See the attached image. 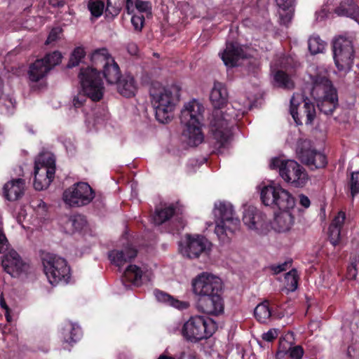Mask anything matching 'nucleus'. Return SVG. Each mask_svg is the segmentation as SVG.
<instances>
[{
    "instance_id": "1",
    "label": "nucleus",
    "mask_w": 359,
    "mask_h": 359,
    "mask_svg": "<svg viewBox=\"0 0 359 359\" xmlns=\"http://www.w3.org/2000/svg\"><path fill=\"white\" fill-rule=\"evenodd\" d=\"M227 98L228 93L225 86L221 83H215L210 96L215 108L210 127L213 139L215 140V147L218 149L225 147L229 141L231 135L230 122L246 111L245 109L237 108L236 102H234L231 108H228L224 111L222 108L226 104Z\"/></svg>"
},
{
    "instance_id": "2",
    "label": "nucleus",
    "mask_w": 359,
    "mask_h": 359,
    "mask_svg": "<svg viewBox=\"0 0 359 359\" xmlns=\"http://www.w3.org/2000/svg\"><path fill=\"white\" fill-rule=\"evenodd\" d=\"M149 95L157 121L162 123L170 121L179 100V90L176 87L165 88L158 82H153L149 88Z\"/></svg>"
},
{
    "instance_id": "3",
    "label": "nucleus",
    "mask_w": 359,
    "mask_h": 359,
    "mask_svg": "<svg viewBox=\"0 0 359 359\" xmlns=\"http://www.w3.org/2000/svg\"><path fill=\"white\" fill-rule=\"evenodd\" d=\"M204 111L203 105L196 100L185 104L181 111V123L185 126L182 133L183 140L191 147L198 146L204 140L201 128Z\"/></svg>"
},
{
    "instance_id": "4",
    "label": "nucleus",
    "mask_w": 359,
    "mask_h": 359,
    "mask_svg": "<svg viewBox=\"0 0 359 359\" xmlns=\"http://www.w3.org/2000/svg\"><path fill=\"white\" fill-rule=\"evenodd\" d=\"M215 233L222 244L230 243L238 231L240 220L236 216L233 205L227 201H217L214 205Z\"/></svg>"
},
{
    "instance_id": "5",
    "label": "nucleus",
    "mask_w": 359,
    "mask_h": 359,
    "mask_svg": "<svg viewBox=\"0 0 359 359\" xmlns=\"http://www.w3.org/2000/svg\"><path fill=\"white\" fill-rule=\"evenodd\" d=\"M311 95L318 100V107L325 114H331L338 105V96L331 81L325 76H317Z\"/></svg>"
},
{
    "instance_id": "6",
    "label": "nucleus",
    "mask_w": 359,
    "mask_h": 359,
    "mask_svg": "<svg viewBox=\"0 0 359 359\" xmlns=\"http://www.w3.org/2000/svg\"><path fill=\"white\" fill-rule=\"evenodd\" d=\"M79 77L83 92H79L73 97L72 104L75 108L82 107L86 101L87 97L94 102L99 101L102 98L104 93L103 83L96 78L95 74H92L89 69L82 70L80 72Z\"/></svg>"
},
{
    "instance_id": "7",
    "label": "nucleus",
    "mask_w": 359,
    "mask_h": 359,
    "mask_svg": "<svg viewBox=\"0 0 359 359\" xmlns=\"http://www.w3.org/2000/svg\"><path fill=\"white\" fill-rule=\"evenodd\" d=\"M271 169H278L280 176L293 187H304L309 177L306 170L293 160H283L274 158L270 163Z\"/></svg>"
},
{
    "instance_id": "8",
    "label": "nucleus",
    "mask_w": 359,
    "mask_h": 359,
    "mask_svg": "<svg viewBox=\"0 0 359 359\" xmlns=\"http://www.w3.org/2000/svg\"><path fill=\"white\" fill-rule=\"evenodd\" d=\"M41 260L44 273L51 285L68 282L70 278V269L65 259L46 252L43 253Z\"/></svg>"
},
{
    "instance_id": "9",
    "label": "nucleus",
    "mask_w": 359,
    "mask_h": 359,
    "mask_svg": "<svg viewBox=\"0 0 359 359\" xmlns=\"http://www.w3.org/2000/svg\"><path fill=\"white\" fill-rule=\"evenodd\" d=\"M55 172V159L53 154H40L35 161L34 187L41 191L48 187Z\"/></svg>"
},
{
    "instance_id": "10",
    "label": "nucleus",
    "mask_w": 359,
    "mask_h": 359,
    "mask_svg": "<svg viewBox=\"0 0 359 359\" xmlns=\"http://www.w3.org/2000/svg\"><path fill=\"white\" fill-rule=\"evenodd\" d=\"M262 203L266 206L289 210L295 205L292 195L280 186L269 185L262 188L260 193Z\"/></svg>"
},
{
    "instance_id": "11",
    "label": "nucleus",
    "mask_w": 359,
    "mask_h": 359,
    "mask_svg": "<svg viewBox=\"0 0 359 359\" xmlns=\"http://www.w3.org/2000/svg\"><path fill=\"white\" fill-rule=\"evenodd\" d=\"M215 330V325L211 319L195 316L184 323L182 334L189 341H198L212 336Z\"/></svg>"
},
{
    "instance_id": "12",
    "label": "nucleus",
    "mask_w": 359,
    "mask_h": 359,
    "mask_svg": "<svg viewBox=\"0 0 359 359\" xmlns=\"http://www.w3.org/2000/svg\"><path fill=\"white\" fill-rule=\"evenodd\" d=\"M333 53L338 70L344 72L349 71L354 58L353 38L345 35L336 37L333 41Z\"/></svg>"
},
{
    "instance_id": "13",
    "label": "nucleus",
    "mask_w": 359,
    "mask_h": 359,
    "mask_svg": "<svg viewBox=\"0 0 359 359\" xmlns=\"http://www.w3.org/2000/svg\"><path fill=\"white\" fill-rule=\"evenodd\" d=\"M95 198V192L86 182H77L65 189L62 194L65 203L72 208L88 205Z\"/></svg>"
},
{
    "instance_id": "14",
    "label": "nucleus",
    "mask_w": 359,
    "mask_h": 359,
    "mask_svg": "<svg viewBox=\"0 0 359 359\" xmlns=\"http://www.w3.org/2000/svg\"><path fill=\"white\" fill-rule=\"evenodd\" d=\"M192 291L198 297L220 293L222 289V280L208 272L198 274L192 280Z\"/></svg>"
},
{
    "instance_id": "15",
    "label": "nucleus",
    "mask_w": 359,
    "mask_h": 359,
    "mask_svg": "<svg viewBox=\"0 0 359 359\" xmlns=\"http://www.w3.org/2000/svg\"><path fill=\"white\" fill-rule=\"evenodd\" d=\"M297 156L302 163L311 168H324L327 164L326 156L313 148L311 142L307 140L298 142Z\"/></svg>"
},
{
    "instance_id": "16",
    "label": "nucleus",
    "mask_w": 359,
    "mask_h": 359,
    "mask_svg": "<svg viewBox=\"0 0 359 359\" xmlns=\"http://www.w3.org/2000/svg\"><path fill=\"white\" fill-rule=\"evenodd\" d=\"M1 265L4 270L13 277L25 273L29 269V264L25 262L15 250H11L3 256Z\"/></svg>"
},
{
    "instance_id": "17",
    "label": "nucleus",
    "mask_w": 359,
    "mask_h": 359,
    "mask_svg": "<svg viewBox=\"0 0 359 359\" xmlns=\"http://www.w3.org/2000/svg\"><path fill=\"white\" fill-rule=\"evenodd\" d=\"M210 250V243L205 237L199 235H187V245L182 253L190 259H194Z\"/></svg>"
},
{
    "instance_id": "18",
    "label": "nucleus",
    "mask_w": 359,
    "mask_h": 359,
    "mask_svg": "<svg viewBox=\"0 0 359 359\" xmlns=\"http://www.w3.org/2000/svg\"><path fill=\"white\" fill-rule=\"evenodd\" d=\"M196 308L208 315L217 316L221 313L224 310V305L220 294L198 297Z\"/></svg>"
},
{
    "instance_id": "19",
    "label": "nucleus",
    "mask_w": 359,
    "mask_h": 359,
    "mask_svg": "<svg viewBox=\"0 0 359 359\" xmlns=\"http://www.w3.org/2000/svg\"><path fill=\"white\" fill-rule=\"evenodd\" d=\"M113 60L114 59L109 54L107 49L101 48L96 50L91 55L93 67L81 69V72L82 70L89 69L91 71L92 74L96 75V78H97L100 82H102L100 76V72L102 71L110 62H113Z\"/></svg>"
},
{
    "instance_id": "20",
    "label": "nucleus",
    "mask_w": 359,
    "mask_h": 359,
    "mask_svg": "<svg viewBox=\"0 0 359 359\" xmlns=\"http://www.w3.org/2000/svg\"><path fill=\"white\" fill-rule=\"evenodd\" d=\"M245 54L243 48L237 43H227L226 49L222 53V60L225 65L234 67L240 58H243Z\"/></svg>"
},
{
    "instance_id": "21",
    "label": "nucleus",
    "mask_w": 359,
    "mask_h": 359,
    "mask_svg": "<svg viewBox=\"0 0 359 359\" xmlns=\"http://www.w3.org/2000/svg\"><path fill=\"white\" fill-rule=\"evenodd\" d=\"M243 221L249 229H258L264 224V215L256 208L249 206L244 211Z\"/></svg>"
},
{
    "instance_id": "22",
    "label": "nucleus",
    "mask_w": 359,
    "mask_h": 359,
    "mask_svg": "<svg viewBox=\"0 0 359 359\" xmlns=\"http://www.w3.org/2000/svg\"><path fill=\"white\" fill-rule=\"evenodd\" d=\"M137 250L130 247H126L121 250H112L109 253V257L112 263L121 267L126 262L135 259L137 256Z\"/></svg>"
},
{
    "instance_id": "23",
    "label": "nucleus",
    "mask_w": 359,
    "mask_h": 359,
    "mask_svg": "<svg viewBox=\"0 0 359 359\" xmlns=\"http://www.w3.org/2000/svg\"><path fill=\"white\" fill-rule=\"evenodd\" d=\"M24 189V180L20 178L13 180L4 186V195L8 201H16L23 194Z\"/></svg>"
},
{
    "instance_id": "24",
    "label": "nucleus",
    "mask_w": 359,
    "mask_h": 359,
    "mask_svg": "<svg viewBox=\"0 0 359 359\" xmlns=\"http://www.w3.org/2000/svg\"><path fill=\"white\" fill-rule=\"evenodd\" d=\"M345 220V213L339 212L338 215L333 219L329 226V238L330 243L336 246L340 241L341 229L344 225Z\"/></svg>"
},
{
    "instance_id": "25",
    "label": "nucleus",
    "mask_w": 359,
    "mask_h": 359,
    "mask_svg": "<svg viewBox=\"0 0 359 359\" xmlns=\"http://www.w3.org/2000/svg\"><path fill=\"white\" fill-rule=\"evenodd\" d=\"M294 223V217L289 210H283L276 215L273 223V228L278 232H285L290 229Z\"/></svg>"
},
{
    "instance_id": "26",
    "label": "nucleus",
    "mask_w": 359,
    "mask_h": 359,
    "mask_svg": "<svg viewBox=\"0 0 359 359\" xmlns=\"http://www.w3.org/2000/svg\"><path fill=\"white\" fill-rule=\"evenodd\" d=\"M335 13L339 16H346L359 23V8L353 0H345L336 8Z\"/></svg>"
},
{
    "instance_id": "27",
    "label": "nucleus",
    "mask_w": 359,
    "mask_h": 359,
    "mask_svg": "<svg viewBox=\"0 0 359 359\" xmlns=\"http://www.w3.org/2000/svg\"><path fill=\"white\" fill-rule=\"evenodd\" d=\"M50 71V66H47L44 59L36 60L29 67V76L32 81H39L45 77Z\"/></svg>"
},
{
    "instance_id": "28",
    "label": "nucleus",
    "mask_w": 359,
    "mask_h": 359,
    "mask_svg": "<svg viewBox=\"0 0 359 359\" xmlns=\"http://www.w3.org/2000/svg\"><path fill=\"white\" fill-rule=\"evenodd\" d=\"M118 92L124 97H130L135 95L137 86L134 78L130 75L123 76L116 83Z\"/></svg>"
},
{
    "instance_id": "29",
    "label": "nucleus",
    "mask_w": 359,
    "mask_h": 359,
    "mask_svg": "<svg viewBox=\"0 0 359 359\" xmlns=\"http://www.w3.org/2000/svg\"><path fill=\"white\" fill-rule=\"evenodd\" d=\"M180 211L178 204H172L168 207L157 209L153 216V219L156 225H161L168 221L173 215Z\"/></svg>"
},
{
    "instance_id": "30",
    "label": "nucleus",
    "mask_w": 359,
    "mask_h": 359,
    "mask_svg": "<svg viewBox=\"0 0 359 359\" xmlns=\"http://www.w3.org/2000/svg\"><path fill=\"white\" fill-rule=\"evenodd\" d=\"M154 295L158 302L166 303L178 309H184L189 306L188 302L175 299L168 294L160 290H155Z\"/></svg>"
},
{
    "instance_id": "31",
    "label": "nucleus",
    "mask_w": 359,
    "mask_h": 359,
    "mask_svg": "<svg viewBox=\"0 0 359 359\" xmlns=\"http://www.w3.org/2000/svg\"><path fill=\"white\" fill-rule=\"evenodd\" d=\"M103 75L109 83L114 84L121 79L120 77V69L118 65L115 62H110L103 70Z\"/></svg>"
},
{
    "instance_id": "32",
    "label": "nucleus",
    "mask_w": 359,
    "mask_h": 359,
    "mask_svg": "<svg viewBox=\"0 0 359 359\" xmlns=\"http://www.w3.org/2000/svg\"><path fill=\"white\" fill-rule=\"evenodd\" d=\"M254 315L256 319L262 323H265L269 320L271 316V311L269 309L268 301H264L258 304L254 311Z\"/></svg>"
},
{
    "instance_id": "33",
    "label": "nucleus",
    "mask_w": 359,
    "mask_h": 359,
    "mask_svg": "<svg viewBox=\"0 0 359 359\" xmlns=\"http://www.w3.org/2000/svg\"><path fill=\"white\" fill-rule=\"evenodd\" d=\"M142 276V271L136 265H130L124 271V278L134 285H139Z\"/></svg>"
},
{
    "instance_id": "34",
    "label": "nucleus",
    "mask_w": 359,
    "mask_h": 359,
    "mask_svg": "<svg viewBox=\"0 0 359 359\" xmlns=\"http://www.w3.org/2000/svg\"><path fill=\"white\" fill-rule=\"evenodd\" d=\"M302 116H306V124H311L316 118V109L313 103L311 102L309 99L304 100L303 110L301 112Z\"/></svg>"
},
{
    "instance_id": "35",
    "label": "nucleus",
    "mask_w": 359,
    "mask_h": 359,
    "mask_svg": "<svg viewBox=\"0 0 359 359\" xmlns=\"http://www.w3.org/2000/svg\"><path fill=\"white\" fill-rule=\"evenodd\" d=\"M325 46V42L318 36H313L309 39V50L313 55L322 53Z\"/></svg>"
},
{
    "instance_id": "36",
    "label": "nucleus",
    "mask_w": 359,
    "mask_h": 359,
    "mask_svg": "<svg viewBox=\"0 0 359 359\" xmlns=\"http://www.w3.org/2000/svg\"><path fill=\"white\" fill-rule=\"evenodd\" d=\"M66 225L72 228V231H80L86 225V219L81 215H73L68 219Z\"/></svg>"
},
{
    "instance_id": "37",
    "label": "nucleus",
    "mask_w": 359,
    "mask_h": 359,
    "mask_svg": "<svg viewBox=\"0 0 359 359\" xmlns=\"http://www.w3.org/2000/svg\"><path fill=\"white\" fill-rule=\"evenodd\" d=\"M274 80L279 87L292 89L294 88V83L287 74L283 71H278L274 75Z\"/></svg>"
},
{
    "instance_id": "38",
    "label": "nucleus",
    "mask_w": 359,
    "mask_h": 359,
    "mask_svg": "<svg viewBox=\"0 0 359 359\" xmlns=\"http://www.w3.org/2000/svg\"><path fill=\"white\" fill-rule=\"evenodd\" d=\"M79 330L76 328L72 324H68L63 329L64 342L72 345L77 340V335Z\"/></svg>"
},
{
    "instance_id": "39",
    "label": "nucleus",
    "mask_w": 359,
    "mask_h": 359,
    "mask_svg": "<svg viewBox=\"0 0 359 359\" xmlns=\"http://www.w3.org/2000/svg\"><path fill=\"white\" fill-rule=\"evenodd\" d=\"M125 4V0H107L106 13L111 17L116 16Z\"/></svg>"
},
{
    "instance_id": "40",
    "label": "nucleus",
    "mask_w": 359,
    "mask_h": 359,
    "mask_svg": "<svg viewBox=\"0 0 359 359\" xmlns=\"http://www.w3.org/2000/svg\"><path fill=\"white\" fill-rule=\"evenodd\" d=\"M286 289L290 292H293L297 288L298 275L296 269H292L286 273L285 277Z\"/></svg>"
},
{
    "instance_id": "41",
    "label": "nucleus",
    "mask_w": 359,
    "mask_h": 359,
    "mask_svg": "<svg viewBox=\"0 0 359 359\" xmlns=\"http://www.w3.org/2000/svg\"><path fill=\"white\" fill-rule=\"evenodd\" d=\"M88 7L92 15L98 18L103 13L104 4V2L100 0H90Z\"/></svg>"
},
{
    "instance_id": "42",
    "label": "nucleus",
    "mask_w": 359,
    "mask_h": 359,
    "mask_svg": "<svg viewBox=\"0 0 359 359\" xmlns=\"http://www.w3.org/2000/svg\"><path fill=\"white\" fill-rule=\"evenodd\" d=\"M62 56L59 51H54L46 54L43 58L45 60L47 66H50V70L61 62Z\"/></svg>"
},
{
    "instance_id": "43",
    "label": "nucleus",
    "mask_w": 359,
    "mask_h": 359,
    "mask_svg": "<svg viewBox=\"0 0 359 359\" xmlns=\"http://www.w3.org/2000/svg\"><path fill=\"white\" fill-rule=\"evenodd\" d=\"M278 13L280 23L287 25L293 17L294 8H280Z\"/></svg>"
},
{
    "instance_id": "44",
    "label": "nucleus",
    "mask_w": 359,
    "mask_h": 359,
    "mask_svg": "<svg viewBox=\"0 0 359 359\" xmlns=\"http://www.w3.org/2000/svg\"><path fill=\"white\" fill-rule=\"evenodd\" d=\"M349 186L351 196L354 197L359 193V170L351 173Z\"/></svg>"
},
{
    "instance_id": "45",
    "label": "nucleus",
    "mask_w": 359,
    "mask_h": 359,
    "mask_svg": "<svg viewBox=\"0 0 359 359\" xmlns=\"http://www.w3.org/2000/svg\"><path fill=\"white\" fill-rule=\"evenodd\" d=\"M62 34V29L60 27H55L50 32L48 38L45 42L46 45L54 46L55 43L60 39Z\"/></svg>"
},
{
    "instance_id": "46",
    "label": "nucleus",
    "mask_w": 359,
    "mask_h": 359,
    "mask_svg": "<svg viewBox=\"0 0 359 359\" xmlns=\"http://www.w3.org/2000/svg\"><path fill=\"white\" fill-rule=\"evenodd\" d=\"M131 23L136 31H141L144 23V16L140 12H135L131 18Z\"/></svg>"
},
{
    "instance_id": "47",
    "label": "nucleus",
    "mask_w": 359,
    "mask_h": 359,
    "mask_svg": "<svg viewBox=\"0 0 359 359\" xmlns=\"http://www.w3.org/2000/svg\"><path fill=\"white\" fill-rule=\"evenodd\" d=\"M298 104L299 102H296L295 95H294L290 99V114L292 115L296 123L298 125H301L302 124V123L299 117V114L297 112Z\"/></svg>"
},
{
    "instance_id": "48",
    "label": "nucleus",
    "mask_w": 359,
    "mask_h": 359,
    "mask_svg": "<svg viewBox=\"0 0 359 359\" xmlns=\"http://www.w3.org/2000/svg\"><path fill=\"white\" fill-rule=\"evenodd\" d=\"M135 7L136 9L135 12H140L142 14L143 13H151V6L149 1L136 0Z\"/></svg>"
},
{
    "instance_id": "49",
    "label": "nucleus",
    "mask_w": 359,
    "mask_h": 359,
    "mask_svg": "<svg viewBox=\"0 0 359 359\" xmlns=\"http://www.w3.org/2000/svg\"><path fill=\"white\" fill-rule=\"evenodd\" d=\"M359 263L358 262H353L347 267L346 278L350 280H355L358 273Z\"/></svg>"
},
{
    "instance_id": "50",
    "label": "nucleus",
    "mask_w": 359,
    "mask_h": 359,
    "mask_svg": "<svg viewBox=\"0 0 359 359\" xmlns=\"http://www.w3.org/2000/svg\"><path fill=\"white\" fill-rule=\"evenodd\" d=\"M292 260L285 261L284 263L278 264L276 266H271V270L274 271L275 273H279L283 271L287 270L291 266Z\"/></svg>"
},
{
    "instance_id": "51",
    "label": "nucleus",
    "mask_w": 359,
    "mask_h": 359,
    "mask_svg": "<svg viewBox=\"0 0 359 359\" xmlns=\"http://www.w3.org/2000/svg\"><path fill=\"white\" fill-rule=\"evenodd\" d=\"M303 354V348L299 346L293 347L290 352V356L292 359H302Z\"/></svg>"
},
{
    "instance_id": "52",
    "label": "nucleus",
    "mask_w": 359,
    "mask_h": 359,
    "mask_svg": "<svg viewBox=\"0 0 359 359\" xmlns=\"http://www.w3.org/2000/svg\"><path fill=\"white\" fill-rule=\"evenodd\" d=\"M278 337V331L276 329H271L262 334V339L266 341H272Z\"/></svg>"
},
{
    "instance_id": "53",
    "label": "nucleus",
    "mask_w": 359,
    "mask_h": 359,
    "mask_svg": "<svg viewBox=\"0 0 359 359\" xmlns=\"http://www.w3.org/2000/svg\"><path fill=\"white\" fill-rule=\"evenodd\" d=\"M279 8H294L295 0H276Z\"/></svg>"
},
{
    "instance_id": "54",
    "label": "nucleus",
    "mask_w": 359,
    "mask_h": 359,
    "mask_svg": "<svg viewBox=\"0 0 359 359\" xmlns=\"http://www.w3.org/2000/svg\"><path fill=\"white\" fill-rule=\"evenodd\" d=\"M71 56L73 57V59H78V60L81 62V60L85 56L84 49L81 47L76 48L72 53Z\"/></svg>"
},
{
    "instance_id": "55",
    "label": "nucleus",
    "mask_w": 359,
    "mask_h": 359,
    "mask_svg": "<svg viewBox=\"0 0 359 359\" xmlns=\"http://www.w3.org/2000/svg\"><path fill=\"white\" fill-rule=\"evenodd\" d=\"M8 244V240L3 231L0 229V253L7 248Z\"/></svg>"
},
{
    "instance_id": "56",
    "label": "nucleus",
    "mask_w": 359,
    "mask_h": 359,
    "mask_svg": "<svg viewBox=\"0 0 359 359\" xmlns=\"http://www.w3.org/2000/svg\"><path fill=\"white\" fill-rule=\"evenodd\" d=\"M127 50L131 55H137L139 52V48L136 43L130 42L127 44Z\"/></svg>"
},
{
    "instance_id": "57",
    "label": "nucleus",
    "mask_w": 359,
    "mask_h": 359,
    "mask_svg": "<svg viewBox=\"0 0 359 359\" xmlns=\"http://www.w3.org/2000/svg\"><path fill=\"white\" fill-rule=\"evenodd\" d=\"M126 9L128 14H133L135 13V7L134 6L133 0H125Z\"/></svg>"
},
{
    "instance_id": "58",
    "label": "nucleus",
    "mask_w": 359,
    "mask_h": 359,
    "mask_svg": "<svg viewBox=\"0 0 359 359\" xmlns=\"http://www.w3.org/2000/svg\"><path fill=\"white\" fill-rule=\"evenodd\" d=\"M299 203L305 208H309L311 205L309 198L304 194L299 195Z\"/></svg>"
},
{
    "instance_id": "59",
    "label": "nucleus",
    "mask_w": 359,
    "mask_h": 359,
    "mask_svg": "<svg viewBox=\"0 0 359 359\" xmlns=\"http://www.w3.org/2000/svg\"><path fill=\"white\" fill-rule=\"evenodd\" d=\"M316 20H323L327 16V12L325 9H322L318 12H316Z\"/></svg>"
},
{
    "instance_id": "60",
    "label": "nucleus",
    "mask_w": 359,
    "mask_h": 359,
    "mask_svg": "<svg viewBox=\"0 0 359 359\" xmlns=\"http://www.w3.org/2000/svg\"><path fill=\"white\" fill-rule=\"evenodd\" d=\"M79 63H80V61L78 60V59H76V58L73 59V57L71 56L67 67L68 68H72V67H74L79 65Z\"/></svg>"
},
{
    "instance_id": "61",
    "label": "nucleus",
    "mask_w": 359,
    "mask_h": 359,
    "mask_svg": "<svg viewBox=\"0 0 359 359\" xmlns=\"http://www.w3.org/2000/svg\"><path fill=\"white\" fill-rule=\"evenodd\" d=\"M53 6L62 7L65 5V0H49Z\"/></svg>"
},
{
    "instance_id": "62",
    "label": "nucleus",
    "mask_w": 359,
    "mask_h": 359,
    "mask_svg": "<svg viewBox=\"0 0 359 359\" xmlns=\"http://www.w3.org/2000/svg\"><path fill=\"white\" fill-rule=\"evenodd\" d=\"M180 359H196L195 356L191 354H186L184 353H182L180 355Z\"/></svg>"
},
{
    "instance_id": "63",
    "label": "nucleus",
    "mask_w": 359,
    "mask_h": 359,
    "mask_svg": "<svg viewBox=\"0 0 359 359\" xmlns=\"http://www.w3.org/2000/svg\"><path fill=\"white\" fill-rule=\"evenodd\" d=\"M158 359H177V358H173V357H168V356H166L164 355H161L159 356ZM177 359H180V357Z\"/></svg>"
},
{
    "instance_id": "64",
    "label": "nucleus",
    "mask_w": 359,
    "mask_h": 359,
    "mask_svg": "<svg viewBox=\"0 0 359 359\" xmlns=\"http://www.w3.org/2000/svg\"><path fill=\"white\" fill-rule=\"evenodd\" d=\"M2 307H4V308H5L6 309H8L7 306H6V305L5 306L2 305Z\"/></svg>"
}]
</instances>
